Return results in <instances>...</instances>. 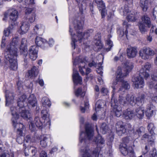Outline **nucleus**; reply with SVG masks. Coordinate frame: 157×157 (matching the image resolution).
I'll use <instances>...</instances> for the list:
<instances>
[{
  "mask_svg": "<svg viewBox=\"0 0 157 157\" xmlns=\"http://www.w3.org/2000/svg\"><path fill=\"white\" fill-rule=\"evenodd\" d=\"M155 107V106H154L151 103H150L148 105L146 109H148L150 110H152L154 111Z\"/></svg>",
  "mask_w": 157,
  "mask_h": 157,
  "instance_id": "nucleus-60",
  "label": "nucleus"
},
{
  "mask_svg": "<svg viewBox=\"0 0 157 157\" xmlns=\"http://www.w3.org/2000/svg\"><path fill=\"white\" fill-rule=\"evenodd\" d=\"M40 157H47V154L44 151H42L40 153Z\"/></svg>",
  "mask_w": 157,
  "mask_h": 157,
  "instance_id": "nucleus-64",
  "label": "nucleus"
},
{
  "mask_svg": "<svg viewBox=\"0 0 157 157\" xmlns=\"http://www.w3.org/2000/svg\"><path fill=\"white\" fill-rule=\"evenodd\" d=\"M85 132H82L80 134L79 141L80 144H83V146L81 149V151L83 152L82 157H91L90 154V150L87 147V145L90 143V141L92 140L94 135L93 128L89 124H86L85 125Z\"/></svg>",
  "mask_w": 157,
  "mask_h": 157,
  "instance_id": "nucleus-3",
  "label": "nucleus"
},
{
  "mask_svg": "<svg viewBox=\"0 0 157 157\" xmlns=\"http://www.w3.org/2000/svg\"><path fill=\"white\" fill-rule=\"evenodd\" d=\"M17 108L19 110L17 112L19 113L22 117L25 119L30 118V113L29 111L25 110L23 107L16 108L15 106H12L10 108L13 116L12 119L13 126L14 129H16L17 133L21 136L22 135L23 131L25 129V127L22 124L17 123L19 116L17 111Z\"/></svg>",
  "mask_w": 157,
  "mask_h": 157,
  "instance_id": "nucleus-1",
  "label": "nucleus"
},
{
  "mask_svg": "<svg viewBox=\"0 0 157 157\" xmlns=\"http://www.w3.org/2000/svg\"><path fill=\"white\" fill-rule=\"evenodd\" d=\"M140 22L147 25L148 28L151 27V22L150 19L147 16H144L142 18V21Z\"/></svg>",
  "mask_w": 157,
  "mask_h": 157,
  "instance_id": "nucleus-30",
  "label": "nucleus"
},
{
  "mask_svg": "<svg viewBox=\"0 0 157 157\" xmlns=\"http://www.w3.org/2000/svg\"><path fill=\"white\" fill-rule=\"evenodd\" d=\"M28 105H31L32 107H34L37 105L36 98L33 94L30 95L28 98Z\"/></svg>",
  "mask_w": 157,
  "mask_h": 157,
  "instance_id": "nucleus-22",
  "label": "nucleus"
},
{
  "mask_svg": "<svg viewBox=\"0 0 157 157\" xmlns=\"http://www.w3.org/2000/svg\"><path fill=\"white\" fill-rule=\"evenodd\" d=\"M101 34L99 33L96 34L94 37L95 40L97 41L95 42V44L96 46V48L98 49V51H100L103 47L102 44L100 41Z\"/></svg>",
  "mask_w": 157,
  "mask_h": 157,
  "instance_id": "nucleus-18",
  "label": "nucleus"
},
{
  "mask_svg": "<svg viewBox=\"0 0 157 157\" xmlns=\"http://www.w3.org/2000/svg\"><path fill=\"white\" fill-rule=\"evenodd\" d=\"M18 41L17 38H13L7 46L5 53L6 59L9 61L10 68L13 70H17V57Z\"/></svg>",
  "mask_w": 157,
  "mask_h": 157,
  "instance_id": "nucleus-2",
  "label": "nucleus"
},
{
  "mask_svg": "<svg viewBox=\"0 0 157 157\" xmlns=\"http://www.w3.org/2000/svg\"><path fill=\"white\" fill-rule=\"evenodd\" d=\"M131 95L128 94L126 97L122 96H120L119 98L118 101L119 103L123 105H125L129 103L130 105L131 99L130 97Z\"/></svg>",
  "mask_w": 157,
  "mask_h": 157,
  "instance_id": "nucleus-15",
  "label": "nucleus"
},
{
  "mask_svg": "<svg viewBox=\"0 0 157 157\" xmlns=\"http://www.w3.org/2000/svg\"><path fill=\"white\" fill-rule=\"evenodd\" d=\"M98 64L97 63H96L94 61H93L91 63H90L89 64V66L90 67H92V66H94L95 67H97Z\"/></svg>",
  "mask_w": 157,
  "mask_h": 157,
  "instance_id": "nucleus-62",
  "label": "nucleus"
},
{
  "mask_svg": "<svg viewBox=\"0 0 157 157\" xmlns=\"http://www.w3.org/2000/svg\"><path fill=\"white\" fill-rule=\"evenodd\" d=\"M105 105V103L103 100H99L95 104V109L97 110V108L101 109Z\"/></svg>",
  "mask_w": 157,
  "mask_h": 157,
  "instance_id": "nucleus-34",
  "label": "nucleus"
},
{
  "mask_svg": "<svg viewBox=\"0 0 157 157\" xmlns=\"http://www.w3.org/2000/svg\"><path fill=\"white\" fill-rule=\"evenodd\" d=\"M73 71L72 77L74 82L77 85L78 84H81L82 81V77L79 75L78 71L75 68H73Z\"/></svg>",
  "mask_w": 157,
  "mask_h": 157,
  "instance_id": "nucleus-16",
  "label": "nucleus"
},
{
  "mask_svg": "<svg viewBox=\"0 0 157 157\" xmlns=\"http://www.w3.org/2000/svg\"><path fill=\"white\" fill-rule=\"evenodd\" d=\"M127 155L130 157H136L135 155L134 150L132 148H131V149L129 150Z\"/></svg>",
  "mask_w": 157,
  "mask_h": 157,
  "instance_id": "nucleus-52",
  "label": "nucleus"
},
{
  "mask_svg": "<svg viewBox=\"0 0 157 157\" xmlns=\"http://www.w3.org/2000/svg\"><path fill=\"white\" fill-rule=\"evenodd\" d=\"M27 100V97L26 95L23 94L19 98L17 102L18 107H24L25 103H26V101Z\"/></svg>",
  "mask_w": 157,
  "mask_h": 157,
  "instance_id": "nucleus-25",
  "label": "nucleus"
},
{
  "mask_svg": "<svg viewBox=\"0 0 157 157\" xmlns=\"http://www.w3.org/2000/svg\"><path fill=\"white\" fill-rule=\"evenodd\" d=\"M102 63L101 62L99 63L98 65L97 66L96 71L99 74L101 75L102 74L103 72L102 70H103V67L101 66Z\"/></svg>",
  "mask_w": 157,
  "mask_h": 157,
  "instance_id": "nucleus-45",
  "label": "nucleus"
},
{
  "mask_svg": "<svg viewBox=\"0 0 157 157\" xmlns=\"http://www.w3.org/2000/svg\"><path fill=\"white\" fill-rule=\"evenodd\" d=\"M112 42L109 39L107 40L106 43V48L105 49V51L107 52L109 51L111 47H112Z\"/></svg>",
  "mask_w": 157,
  "mask_h": 157,
  "instance_id": "nucleus-41",
  "label": "nucleus"
},
{
  "mask_svg": "<svg viewBox=\"0 0 157 157\" xmlns=\"http://www.w3.org/2000/svg\"><path fill=\"white\" fill-rule=\"evenodd\" d=\"M79 10L82 13L84 10H85L87 6V4L85 2L83 1L81 3L78 4Z\"/></svg>",
  "mask_w": 157,
  "mask_h": 157,
  "instance_id": "nucleus-40",
  "label": "nucleus"
},
{
  "mask_svg": "<svg viewBox=\"0 0 157 157\" xmlns=\"http://www.w3.org/2000/svg\"><path fill=\"white\" fill-rule=\"evenodd\" d=\"M119 148L123 155L125 156L127 155L129 149L127 148L126 144H121L120 145Z\"/></svg>",
  "mask_w": 157,
  "mask_h": 157,
  "instance_id": "nucleus-26",
  "label": "nucleus"
},
{
  "mask_svg": "<svg viewBox=\"0 0 157 157\" xmlns=\"http://www.w3.org/2000/svg\"><path fill=\"white\" fill-rule=\"evenodd\" d=\"M154 111L152 110H150L148 109H146V115L147 117H151L153 114V112Z\"/></svg>",
  "mask_w": 157,
  "mask_h": 157,
  "instance_id": "nucleus-51",
  "label": "nucleus"
},
{
  "mask_svg": "<svg viewBox=\"0 0 157 157\" xmlns=\"http://www.w3.org/2000/svg\"><path fill=\"white\" fill-rule=\"evenodd\" d=\"M31 138L29 135H27L25 138L24 140L26 143H28L30 141Z\"/></svg>",
  "mask_w": 157,
  "mask_h": 157,
  "instance_id": "nucleus-63",
  "label": "nucleus"
},
{
  "mask_svg": "<svg viewBox=\"0 0 157 157\" xmlns=\"http://www.w3.org/2000/svg\"><path fill=\"white\" fill-rule=\"evenodd\" d=\"M138 14L137 12L132 11L127 17V19L130 21H135L138 18Z\"/></svg>",
  "mask_w": 157,
  "mask_h": 157,
  "instance_id": "nucleus-20",
  "label": "nucleus"
},
{
  "mask_svg": "<svg viewBox=\"0 0 157 157\" xmlns=\"http://www.w3.org/2000/svg\"><path fill=\"white\" fill-rule=\"evenodd\" d=\"M101 10V14L102 18L104 17L105 15L106 12L105 11V7L100 8Z\"/></svg>",
  "mask_w": 157,
  "mask_h": 157,
  "instance_id": "nucleus-61",
  "label": "nucleus"
},
{
  "mask_svg": "<svg viewBox=\"0 0 157 157\" xmlns=\"http://www.w3.org/2000/svg\"><path fill=\"white\" fill-rule=\"evenodd\" d=\"M116 132L119 136H121L126 132V129L123 122L119 121L116 124Z\"/></svg>",
  "mask_w": 157,
  "mask_h": 157,
  "instance_id": "nucleus-13",
  "label": "nucleus"
},
{
  "mask_svg": "<svg viewBox=\"0 0 157 157\" xmlns=\"http://www.w3.org/2000/svg\"><path fill=\"white\" fill-rule=\"evenodd\" d=\"M84 23V18H80L75 19L73 22V25L75 30L77 33V36L79 41L83 38L84 34H83L80 31L82 28L83 25Z\"/></svg>",
  "mask_w": 157,
  "mask_h": 157,
  "instance_id": "nucleus-5",
  "label": "nucleus"
},
{
  "mask_svg": "<svg viewBox=\"0 0 157 157\" xmlns=\"http://www.w3.org/2000/svg\"><path fill=\"white\" fill-rule=\"evenodd\" d=\"M9 15L11 20L13 21H15L17 18L18 16V11L14 9L9 10L4 13V17L7 18Z\"/></svg>",
  "mask_w": 157,
  "mask_h": 157,
  "instance_id": "nucleus-10",
  "label": "nucleus"
},
{
  "mask_svg": "<svg viewBox=\"0 0 157 157\" xmlns=\"http://www.w3.org/2000/svg\"><path fill=\"white\" fill-rule=\"evenodd\" d=\"M145 98L146 96L144 94H141L135 98L133 95H131V97L130 98L131 101L130 105L132 106L136 105L138 106H141L144 103Z\"/></svg>",
  "mask_w": 157,
  "mask_h": 157,
  "instance_id": "nucleus-7",
  "label": "nucleus"
},
{
  "mask_svg": "<svg viewBox=\"0 0 157 157\" xmlns=\"http://www.w3.org/2000/svg\"><path fill=\"white\" fill-rule=\"evenodd\" d=\"M40 139H41L40 144L41 145L42 147H46L47 146L46 141L47 138L44 136H41L40 137Z\"/></svg>",
  "mask_w": 157,
  "mask_h": 157,
  "instance_id": "nucleus-39",
  "label": "nucleus"
},
{
  "mask_svg": "<svg viewBox=\"0 0 157 157\" xmlns=\"http://www.w3.org/2000/svg\"><path fill=\"white\" fill-rule=\"evenodd\" d=\"M101 92L102 93L103 95H107L108 92V91L106 88L104 87L102 88L101 90Z\"/></svg>",
  "mask_w": 157,
  "mask_h": 157,
  "instance_id": "nucleus-55",
  "label": "nucleus"
},
{
  "mask_svg": "<svg viewBox=\"0 0 157 157\" xmlns=\"http://www.w3.org/2000/svg\"><path fill=\"white\" fill-rule=\"evenodd\" d=\"M108 127L106 123H103L101 124L100 128L101 132L103 134H105L108 131Z\"/></svg>",
  "mask_w": 157,
  "mask_h": 157,
  "instance_id": "nucleus-36",
  "label": "nucleus"
},
{
  "mask_svg": "<svg viewBox=\"0 0 157 157\" xmlns=\"http://www.w3.org/2000/svg\"><path fill=\"white\" fill-rule=\"evenodd\" d=\"M144 109L139 107L136 109L135 114L139 119H142L144 116Z\"/></svg>",
  "mask_w": 157,
  "mask_h": 157,
  "instance_id": "nucleus-27",
  "label": "nucleus"
},
{
  "mask_svg": "<svg viewBox=\"0 0 157 157\" xmlns=\"http://www.w3.org/2000/svg\"><path fill=\"white\" fill-rule=\"evenodd\" d=\"M140 73L139 72V75L132 78V81L134 87L136 88H140L143 87L144 85L143 78L144 75L140 76Z\"/></svg>",
  "mask_w": 157,
  "mask_h": 157,
  "instance_id": "nucleus-9",
  "label": "nucleus"
},
{
  "mask_svg": "<svg viewBox=\"0 0 157 157\" xmlns=\"http://www.w3.org/2000/svg\"><path fill=\"white\" fill-rule=\"evenodd\" d=\"M122 141L124 144H128L132 142L131 138L129 137H126L122 138Z\"/></svg>",
  "mask_w": 157,
  "mask_h": 157,
  "instance_id": "nucleus-49",
  "label": "nucleus"
},
{
  "mask_svg": "<svg viewBox=\"0 0 157 157\" xmlns=\"http://www.w3.org/2000/svg\"><path fill=\"white\" fill-rule=\"evenodd\" d=\"M100 148L98 147H96L95 149L93 151L92 153L93 157H96L98 155V157L99 156V153L100 150Z\"/></svg>",
  "mask_w": 157,
  "mask_h": 157,
  "instance_id": "nucleus-46",
  "label": "nucleus"
},
{
  "mask_svg": "<svg viewBox=\"0 0 157 157\" xmlns=\"http://www.w3.org/2000/svg\"><path fill=\"white\" fill-rule=\"evenodd\" d=\"M34 0H25V2L26 5L33 4H34Z\"/></svg>",
  "mask_w": 157,
  "mask_h": 157,
  "instance_id": "nucleus-57",
  "label": "nucleus"
},
{
  "mask_svg": "<svg viewBox=\"0 0 157 157\" xmlns=\"http://www.w3.org/2000/svg\"><path fill=\"white\" fill-rule=\"evenodd\" d=\"M148 0H140V6L144 11L145 12L147 11L148 8Z\"/></svg>",
  "mask_w": 157,
  "mask_h": 157,
  "instance_id": "nucleus-31",
  "label": "nucleus"
},
{
  "mask_svg": "<svg viewBox=\"0 0 157 157\" xmlns=\"http://www.w3.org/2000/svg\"><path fill=\"white\" fill-rule=\"evenodd\" d=\"M69 32L70 33L72 37V42L71 43V45H72V47H74V49H75V43L77 41V40L75 39V37H74V36H73V34L72 33V30L71 29V25L70 26Z\"/></svg>",
  "mask_w": 157,
  "mask_h": 157,
  "instance_id": "nucleus-43",
  "label": "nucleus"
},
{
  "mask_svg": "<svg viewBox=\"0 0 157 157\" xmlns=\"http://www.w3.org/2000/svg\"><path fill=\"white\" fill-rule=\"evenodd\" d=\"M33 10V9L31 8H27L25 11V13L26 15H28Z\"/></svg>",
  "mask_w": 157,
  "mask_h": 157,
  "instance_id": "nucleus-59",
  "label": "nucleus"
},
{
  "mask_svg": "<svg viewBox=\"0 0 157 157\" xmlns=\"http://www.w3.org/2000/svg\"><path fill=\"white\" fill-rule=\"evenodd\" d=\"M6 105L7 106L8 105L12 103L13 102L14 100V94L10 92L7 91L6 92Z\"/></svg>",
  "mask_w": 157,
  "mask_h": 157,
  "instance_id": "nucleus-19",
  "label": "nucleus"
},
{
  "mask_svg": "<svg viewBox=\"0 0 157 157\" xmlns=\"http://www.w3.org/2000/svg\"><path fill=\"white\" fill-rule=\"evenodd\" d=\"M85 61H86L85 59H83V60H82V59L80 60V61L79 62V64L80 65L79 66V71L81 73V74L83 75H85V73L83 71V70L82 69V68H85V65L84 66H81V64L82 63V64L83 63H85Z\"/></svg>",
  "mask_w": 157,
  "mask_h": 157,
  "instance_id": "nucleus-42",
  "label": "nucleus"
},
{
  "mask_svg": "<svg viewBox=\"0 0 157 157\" xmlns=\"http://www.w3.org/2000/svg\"><path fill=\"white\" fill-rule=\"evenodd\" d=\"M93 32V30L91 29L85 31L84 33V36L86 38H87L90 36Z\"/></svg>",
  "mask_w": 157,
  "mask_h": 157,
  "instance_id": "nucleus-48",
  "label": "nucleus"
},
{
  "mask_svg": "<svg viewBox=\"0 0 157 157\" xmlns=\"http://www.w3.org/2000/svg\"><path fill=\"white\" fill-rule=\"evenodd\" d=\"M39 50L38 47L33 46H31L29 49V56L30 59L34 60L37 57V53Z\"/></svg>",
  "mask_w": 157,
  "mask_h": 157,
  "instance_id": "nucleus-12",
  "label": "nucleus"
},
{
  "mask_svg": "<svg viewBox=\"0 0 157 157\" xmlns=\"http://www.w3.org/2000/svg\"><path fill=\"white\" fill-rule=\"evenodd\" d=\"M151 78L153 81L150 82L149 85L150 88L152 87L155 84V81L157 80V70L155 71L151 75Z\"/></svg>",
  "mask_w": 157,
  "mask_h": 157,
  "instance_id": "nucleus-33",
  "label": "nucleus"
},
{
  "mask_svg": "<svg viewBox=\"0 0 157 157\" xmlns=\"http://www.w3.org/2000/svg\"><path fill=\"white\" fill-rule=\"evenodd\" d=\"M34 121L37 127L39 126V117H36L34 119Z\"/></svg>",
  "mask_w": 157,
  "mask_h": 157,
  "instance_id": "nucleus-58",
  "label": "nucleus"
},
{
  "mask_svg": "<svg viewBox=\"0 0 157 157\" xmlns=\"http://www.w3.org/2000/svg\"><path fill=\"white\" fill-rule=\"evenodd\" d=\"M41 115V118L44 120V121L43 122L41 121V122H40V129L43 128L44 127H45V124L44 123L46 121V124H48L49 126L51 124L50 120L48 117L49 114L48 113V111L46 107L42 110Z\"/></svg>",
  "mask_w": 157,
  "mask_h": 157,
  "instance_id": "nucleus-8",
  "label": "nucleus"
},
{
  "mask_svg": "<svg viewBox=\"0 0 157 157\" xmlns=\"http://www.w3.org/2000/svg\"><path fill=\"white\" fill-rule=\"evenodd\" d=\"M145 48L146 52V55H147V59H148L151 56H153L154 55L155 52L150 48L145 47Z\"/></svg>",
  "mask_w": 157,
  "mask_h": 157,
  "instance_id": "nucleus-37",
  "label": "nucleus"
},
{
  "mask_svg": "<svg viewBox=\"0 0 157 157\" xmlns=\"http://www.w3.org/2000/svg\"><path fill=\"white\" fill-rule=\"evenodd\" d=\"M123 25H125V27L126 28V29L125 31V34L126 36H127V34L128 33L127 29H128V27L129 25H128L127 24V22L126 21H124V22L123 23Z\"/></svg>",
  "mask_w": 157,
  "mask_h": 157,
  "instance_id": "nucleus-56",
  "label": "nucleus"
},
{
  "mask_svg": "<svg viewBox=\"0 0 157 157\" xmlns=\"http://www.w3.org/2000/svg\"><path fill=\"white\" fill-rule=\"evenodd\" d=\"M133 67V63L131 62H127L124 63V66L121 69L118 67L116 72V79L118 81L122 82L121 87L119 89V91L124 92L126 90L129 89L130 86L128 82L124 81V77H126Z\"/></svg>",
  "mask_w": 157,
  "mask_h": 157,
  "instance_id": "nucleus-4",
  "label": "nucleus"
},
{
  "mask_svg": "<svg viewBox=\"0 0 157 157\" xmlns=\"http://www.w3.org/2000/svg\"><path fill=\"white\" fill-rule=\"evenodd\" d=\"M144 130V128L143 127H140L136 130L135 133L136 134H138L139 136H140Z\"/></svg>",
  "mask_w": 157,
  "mask_h": 157,
  "instance_id": "nucleus-50",
  "label": "nucleus"
},
{
  "mask_svg": "<svg viewBox=\"0 0 157 157\" xmlns=\"http://www.w3.org/2000/svg\"><path fill=\"white\" fill-rule=\"evenodd\" d=\"M11 32L12 30L9 28L4 30V34L6 36H8Z\"/></svg>",
  "mask_w": 157,
  "mask_h": 157,
  "instance_id": "nucleus-53",
  "label": "nucleus"
},
{
  "mask_svg": "<svg viewBox=\"0 0 157 157\" xmlns=\"http://www.w3.org/2000/svg\"><path fill=\"white\" fill-rule=\"evenodd\" d=\"M114 94V93H113L111 98V106L113 112L115 116L117 117H119L122 113L121 108L117 105V101L115 99Z\"/></svg>",
  "mask_w": 157,
  "mask_h": 157,
  "instance_id": "nucleus-6",
  "label": "nucleus"
},
{
  "mask_svg": "<svg viewBox=\"0 0 157 157\" xmlns=\"http://www.w3.org/2000/svg\"><path fill=\"white\" fill-rule=\"evenodd\" d=\"M93 3L94 4H96L100 10H101L100 8H103L105 7V4L102 0H94Z\"/></svg>",
  "mask_w": 157,
  "mask_h": 157,
  "instance_id": "nucleus-32",
  "label": "nucleus"
},
{
  "mask_svg": "<svg viewBox=\"0 0 157 157\" xmlns=\"http://www.w3.org/2000/svg\"><path fill=\"white\" fill-rule=\"evenodd\" d=\"M29 29V24L26 22H23L20 26L19 32L20 34H23L26 33Z\"/></svg>",
  "mask_w": 157,
  "mask_h": 157,
  "instance_id": "nucleus-24",
  "label": "nucleus"
},
{
  "mask_svg": "<svg viewBox=\"0 0 157 157\" xmlns=\"http://www.w3.org/2000/svg\"><path fill=\"white\" fill-rule=\"evenodd\" d=\"M124 115L126 119H131L134 117L135 114L132 110L127 109L124 112Z\"/></svg>",
  "mask_w": 157,
  "mask_h": 157,
  "instance_id": "nucleus-23",
  "label": "nucleus"
},
{
  "mask_svg": "<svg viewBox=\"0 0 157 157\" xmlns=\"http://www.w3.org/2000/svg\"><path fill=\"white\" fill-rule=\"evenodd\" d=\"M93 141L98 145L99 144H103L105 142L104 139L99 135H98L96 137H95L93 140Z\"/></svg>",
  "mask_w": 157,
  "mask_h": 157,
  "instance_id": "nucleus-29",
  "label": "nucleus"
},
{
  "mask_svg": "<svg viewBox=\"0 0 157 157\" xmlns=\"http://www.w3.org/2000/svg\"><path fill=\"white\" fill-rule=\"evenodd\" d=\"M21 54L24 56H26L27 54V40L25 38H22L20 47Z\"/></svg>",
  "mask_w": 157,
  "mask_h": 157,
  "instance_id": "nucleus-17",
  "label": "nucleus"
},
{
  "mask_svg": "<svg viewBox=\"0 0 157 157\" xmlns=\"http://www.w3.org/2000/svg\"><path fill=\"white\" fill-rule=\"evenodd\" d=\"M38 73V68L36 66H33L26 73L25 77L28 79H33L37 76Z\"/></svg>",
  "mask_w": 157,
  "mask_h": 157,
  "instance_id": "nucleus-11",
  "label": "nucleus"
},
{
  "mask_svg": "<svg viewBox=\"0 0 157 157\" xmlns=\"http://www.w3.org/2000/svg\"><path fill=\"white\" fill-rule=\"evenodd\" d=\"M117 32L118 34H119L120 36L122 37L124 36V34H125V32H124V30L121 28H120L117 30Z\"/></svg>",
  "mask_w": 157,
  "mask_h": 157,
  "instance_id": "nucleus-54",
  "label": "nucleus"
},
{
  "mask_svg": "<svg viewBox=\"0 0 157 157\" xmlns=\"http://www.w3.org/2000/svg\"><path fill=\"white\" fill-rule=\"evenodd\" d=\"M151 67V65L149 63H146L144 67H142L139 71V72L140 73V75H144V78L146 79L149 76V73Z\"/></svg>",
  "mask_w": 157,
  "mask_h": 157,
  "instance_id": "nucleus-14",
  "label": "nucleus"
},
{
  "mask_svg": "<svg viewBox=\"0 0 157 157\" xmlns=\"http://www.w3.org/2000/svg\"><path fill=\"white\" fill-rule=\"evenodd\" d=\"M127 56L130 58L135 57L137 53L136 49L134 47L127 48Z\"/></svg>",
  "mask_w": 157,
  "mask_h": 157,
  "instance_id": "nucleus-21",
  "label": "nucleus"
},
{
  "mask_svg": "<svg viewBox=\"0 0 157 157\" xmlns=\"http://www.w3.org/2000/svg\"><path fill=\"white\" fill-rule=\"evenodd\" d=\"M41 102L43 106L46 107H50L51 105L50 101L49 98L46 97H44L42 98Z\"/></svg>",
  "mask_w": 157,
  "mask_h": 157,
  "instance_id": "nucleus-28",
  "label": "nucleus"
},
{
  "mask_svg": "<svg viewBox=\"0 0 157 157\" xmlns=\"http://www.w3.org/2000/svg\"><path fill=\"white\" fill-rule=\"evenodd\" d=\"M138 26L139 30L142 33H144L147 31V27L142 22H139Z\"/></svg>",
  "mask_w": 157,
  "mask_h": 157,
  "instance_id": "nucleus-38",
  "label": "nucleus"
},
{
  "mask_svg": "<svg viewBox=\"0 0 157 157\" xmlns=\"http://www.w3.org/2000/svg\"><path fill=\"white\" fill-rule=\"evenodd\" d=\"M146 52L145 47H143L139 51V56L142 59L145 60L147 59Z\"/></svg>",
  "mask_w": 157,
  "mask_h": 157,
  "instance_id": "nucleus-35",
  "label": "nucleus"
},
{
  "mask_svg": "<svg viewBox=\"0 0 157 157\" xmlns=\"http://www.w3.org/2000/svg\"><path fill=\"white\" fill-rule=\"evenodd\" d=\"M75 95L77 97H78L79 95H81L82 97L84 96L85 94L84 93H82V89L81 88H79L78 89L76 90L75 91Z\"/></svg>",
  "mask_w": 157,
  "mask_h": 157,
  "instance_id": "nucleus-47",
  "label": "nucleus"
},
{
  "mask_svg": "<svg viewBox=\"0 0 157 157\" xmlns=\"http://www.w3.org/2000/svg\"><path fill=\"white\" fill-rule=\"evenodd\" d=\"M147 128L151 134L152 135L154 133V131L155 129L153 124L151 123H149L148 125Z\"/></svg>",
  "mask_w": 157,
  "mask_h": 157,
  "instance_id": "nucleus-44",
  "label": "nucleus"
}]
</instances>
